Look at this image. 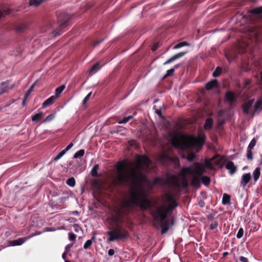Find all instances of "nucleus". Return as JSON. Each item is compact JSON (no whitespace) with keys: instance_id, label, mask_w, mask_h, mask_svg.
I'll return each mask as SVG.
<instances>
[{"instance_id":"49","label":"nucleus","mask_w":262,"mask_h":262,"mask_svg":"<svg viewBox=\"0 0 262 262\" xmlns=\"http://www.w3.org/2000/svg\"><path fill=\"white\" fill-rule=\"evenodd\" d=\"M91 94H92V92H90L84 98V99L83 100V105L85 104L87 102V101L90 99Z\"/></svg>"},{"instance_id":"35","label":"nucleus","mask_w":262,"mask_h":262,"mask_svg":"<svg viewBox=\"0 0 262 262\" xmlns=\"http://www.w3.org/2000/svg\"><path fill=\"white\" fill-rule=\"evenodd\" d=\"M201 180L202 183L205 185H208L210 183V179L208 176H202Z\"/></svg>"},{"instance_id":"43","label":"nucleus","mask_w":262,"mask_h":262,"mask_svg":"<svg viewBox=\"0 0 262 262\" xmlns=\"http://www.w3.org/2000/svg\"><path fill=\"white\" fill-rule=\"evenodd\" d=\"M34 88V84L31 86V87L29 89L27 92L26 93L25 96V99H27L29 96L30 95L31 92L33 91Z\"/></svg>"},{"instance_id":"14","label":"nucleus","mask_w":262,"mask_h":262,"mask_svg":"<svg viewBox=\"0 0 262 262\" xmlns=\"http://www.w3.org/2000/svg\"><path fill=\"white\" fill-rule=\"evenodd\" d=\"M251 179V176L250 173H247L244 174L242 177L241 180V185L243 187L245 188L246 186L247 185V184L250 182V181Z\"/></svg>"},{"instance_id":"10","label":"nucleus","mask_w":262,"mask_h":262,"mask_svg":"<svg viewBox=\"0 0 262 262\" xmlns=\"http://www.w3.org/2000/svg\"><path fill=\"white\" fill-rule=\"evenodd\" d=\"M10 80H7L0 83V95L7 92L9 90L13 88L14 84L10 85Z\"/></svg>"},{"instance_id":"18","label":"nucleus","mask_w":262,"mask_h":262,"mask_svg":"<svg viewBox=\"0 0 262 262\" xmlns=\"http://www.w3.org/2000/svg\"><path fill=\"white\" fill-rule=\"evenodd\" d=\"M137 159L142 163V165H145L146 166H148L150 164V160L146 156H138Z\"/></svg>"},{"instance_id":"25","label":"nucleus","mask_w":262,"mask_h":262,"mask_svg":"<svg viewBox=\"0 0 262 262\" xmlns=\"http://www.w3.org/2000/svg\"><path fill=\"white\" fill-rule=\"evenodd\" d=\"M230 202V196L227 194L224 193L222 198V204L223 205H229Z\"/></svg>"},{"instance_id":"4","label":"nucleus","mask_w":262,"mask_h":262,"mask_svg":"<svg viewBox=\"0 0 262 262\" xmlns=\"http://www.w3.org/2000/svg\"><path fill=\"white\" fill-rule=\"evenodd\" d=\"M109 237L108 242H113L119 239L127 238L129 236V233L126 229L117 224L115 227L107 233Z\"/></svg>"},{"instance_id":"11","label":"nucleus","mask_w":262,"mask_h":262,"mask_svg":"<svg viewBox=\"0 0 262 262\" xmlns=\"http://www.w3.org/2000/svg\"><path fill=\"white\" fill-rule=\"evenodd\" d=\"M237 97L238 96H236L235 94L231 91H227L225 95L226 100L230 104H232L235 102L237 100Z\"/></svg>"},{"instance_id":"53","label":"nucleus","mask_w":262,"mask_h":262,"mask_svg":"<svg viewBox=\"0 0 262 262\" xmlns=\"http://www.w3.org/2000/svg\"><path fill=\"white\" fill-rule=\"evenodd\" d=\"M159 47V45L158 43H155L152 45V46L151 47V50L152 51H155L157 50V49Z\"/></svg>"},{"instance_id":"51","label":"nucleus","mask_w":262,"mask_h":262,"mask_svg":"<svg viewBox=\"0 0 262 262\" xmlns=\"http://www.w3.org/2000/svg\"><path fill=\"white\" fill-rule=\"evenodd\" d=\"M205 165L206 166L208 167V168H211L212 167V162L211 161H208V160H206L205 161Z\"/></svg>"},{"instance_id":"31","label":"nucleus","mask_w":262,"mask_h":262,"mask_svg":"<svg viewBox=\"0 0 262 262\" xmlns=\"http://www.w3.org/2000/svg\"><path fill=\"white\" fill-rule=\"evenodd\" d=\"M190 44L186 41H182L176 45L173 49H178L184 46H190Z\"/></svg>"},{"instance_id":"23","label":"nucleus","mask_w":262,"mask_h":262,"mask_svg":"<svg viewBox=\"0 0 262 262\" xmlns=\"http://www.w3.org/2000/svg\"><path fill=\"white\" fill-rule=\"evenodd\" d=\"M260 175V169L259 167H257L255 169L253 172V177L255 182L257 181L259 178Z\"/></svg>"},{"instance_id":"30","label":"nucleus","mask_w":262,"mask_h":262,"mask_svg":"<svg viewBox=\"0 0 262 262\" xmlns=\"http://www.w3.org/2000/svg\"><path fill=\"white\" fill-rule=\"evenodd\" d=\"M163 179L161 177H156L154 179L153 181L151 182V186L152 187L156 184L163 183Z\"/></svg>"},{"instance_id":"8","label":"nucleus","mask_w":262,"mask_h":262,"mask_svg":"<svg viewBox=\"0 0 262 262\" xmlns=\"http://www.w3.org/2000/svg\"><path fill=\"white\" fill-rule=\"evenodd\" d=\"M254 99H249L247 101L243 103L242 104L241 107L244 114L246 115L251 114V111H250V109L252 107V106L254 103Z\"/></svg>"},{"instance_id":"1","label":"nucleus","mask_w":262,"mask_h":262,"mask_svg":"<svg viewBox=\"0 0 262 262\" xmlns=\"http://www.w3.org/2000/svg\"><path fill=\"white\" fill-rule=\"evenodd\" d=\"M142 165L137 159L135 168L132 169L131 174L128 176L124 172L126 164L124 162L119 163L117 166L118 173L114 182L117 186L123 185L130 182L133 186L138 187V188L132 189L129 191L126 204L139 206L142 210H147L152 207V203L147 198L148 194L145 190L141 188L143 182L148 180L146 176L141 171Z\"/></svg>"},{"instance_id":"44","label":"nucleus","mask_w":262,"mask_h":262,"mask_svg":"<svg viewBox=\"0 0 262 262\" xmlns=\"http://www.w3.org/2000/svg\"><path fill=\"white\" fill-rule=\"evenodd\" d=\"M244 229L243 228H240L236 234V237L237 238H242L244 235Z\"/></svg>"},{"instance_id":"57","label":"nucleus","mask_w":262,"mask_h":262,"mask_svg":"<svg viewBox=\"0 0 262 262\" xmlns=\"http://www.w3.org/2000/svg\"><path fill=\"white\" fill-rule=\"evenodd\" d=\"M62 157L59 153L54 158V161H57Z\"/></svg>"},{"instance_id":"33","label":"nucleus","mask_w":262,"mask_h":262,"mask_svg":"<svg viewBox=\"0 0 262 262\" xmlns=\"http://www.w3.org/2000/svg\"><path fill=\"white\" fill-rule=\"evenodd\" d=\"M133 118V116H128L126 117L123 118L122 119H120L118 120V122L119 124H123L126 123Z\"/></svg>"},{"instance_id":"60","label":"nucleus","mask_w":262,"mask_h":262,"mask_svg":"<svg viewBox=\"0 0 262 262\" xmlns=\"http://www.w3.org/2000/svg\"><path fill=\"white\" fill-rule=\"evenodd\" d=\"M73 144L71 143L67 146V147L64 149V150L67 152L68 150H69L70 149H71L73 147Z\"/></svg>"},{"instance_id":"22","label":"nucleus","mask_w":262,"mask_h":262,"mask_svg":"<svg viewBox=\"0 0 262 262\" xmlns=\"http://www.w3.org/2000/svg\"><path fill=\"white\" fill-rule=\"evenodd\" d=\"M28 28V25L26 24H21L18 25L16 28V30L18 32H23Z\"/></svg>"},{"instance_id":"6","label":"nucleus","mask_w":262,"mask_h":262,"mask_svg":"<svg viewBox=\"0 0 262 262\" xmlns=\"http://www.w3.org/2000/svg\"><path fill=\"white\" fill-rule=\"evenodd\" d=\"M205 169L203 166L199 163L194 164V170L190 167H186L182 169V171L185 174H195L198 176H201L204 172Z\"/></svg>"},{"instance_id":"48","label":"nucleus","mask_w":262,"mask_h":262,"mask_svg":"<svg viewBox=\"0 0 262 262\" xmlns=\"http://www.w3.org/2000/svg\"><path fill=\"white\" fill-rule=\"evenodd\" d=\"M76 238V235L73 233H69V239L70 241H74L75 240Z\"/></svg>"},{"instance_id":"29","label":"nucleus","mask_w":262,"mask_h":262,"mask_svg":"<svg viewBox=\"0 0 262 262\" xmlns=\"http://www.w3.org/2000/svg\"><path fill=\"white\" fill-rule=\"evenodd\" d=\"M95 239V236L94 235L90 239H89L86 241V242L84 243L83 245V248L84 249H88L89 248L92 244V241H94Z\"/></svg>"},{"instance_id":"64","label":"nucleus","mask_w":262,"mask_h":262,"mask_svg":"<svg viewBox=\"0 0 262 262\" xmlns=\"http://www.w3.org/2000/svg\"><path fill=\"white\" fill-rule=\"evenodd\" d=\"M66 153V151L63 149L61 151L59 152V154L62 155V156Z\"/></svg>"},{"instance_id":"39","label":"nucleus","mask_w":262,"mask_h":262,"mask_svg":"<svg viewBox=\"0 0 262 262\" xmlns=\"http://www.w3.org/2000/svg\"><path fill=\"white\" fill-rule=\"evenodd\" d=\"M84 154V149H80L77 151L74 156V158H79L80 157H82L83 156Z\"/></svg>"},{"instance_id":"40","label":"nucleus","mask_w":262,"mask_h":262,"mask_svg":"<svg viewBox=\"0 0 262 262\" xmlns=\"http://www.w3.org/2000/svg\"><path fill=\"white\" fill-rule=\"evenodd\" d=\"M256 143V140H255V139H252L247 147V149H249V150H252V148L255 146Z\"/></svg>"},{"instance_id":"47","label":"nucleus","mask_w":262,"mask_h":262,"mask_svg":"<svg viewBox=\"0 0 262 262\" xmlns=\"http://www.w3.org/2000/svg\"><path fill=\"white\" fill-rule=\"evenodd\" d=\"M247 158L248 160H252L253 159V154L252 150L247 149Z\"/></svg>"},{"instance_id":"38","label":"nucleus","mask_w":262,"mask_h":262,"mask_svg":"<svg viewBox=\"0 0 262 262\" xmlns=\"http://www.w3.org/2000/svg\"><path fill=\"white\" fill-rule=\"evenodd\" d=\"M174 69H170L167 71L166 73L163 76L162 79H165L169 76L172 75L174 73Z\"/></svg>"},{"instance_id":"17","label":"nucleus","mask_w":262,"mask_h":262,"mask_svg":"<svg viewBox=\"0 0 262 262\" xmlns=\"http://www.w3.org/2000/svg\"><path fill=\"white\" fill-rule=\"evenodd\" d=\"M218 87V82L216 79L212 80L210 81L207 82L205 85V89L207 90H211L213 88H216Z\"/></svg>"},{"instance_id":"26","label":"nucleus","mask_w":262,"mask_h":262,"mask_svg":"<svg viewBox=\"0 0 262 262\" xmlns=\"http://www.w3.org/2000/svg\"><path fill=\"white\" fill-rule=\"evenodd\" d=\"M66 86L64 85H61L60 86L58 87L55 90V95L54 96L56 97V99L58 98L62 91L64 90Z\"/></svg>"},{"instance_id":"3","label":"nucleus","mask_w":262,"mask_h":262,"mask_svg":"<svg viewBox=\"0 0 262 262\" xmlns=\"http://www.w3.org/2000/svg\"><path fill=\"white\" fill-rule=\"evenodd\" d=\"M205 140L206 137L204 135H199L198 137L174 136L172 138V144L174 147L183 150L192 148L199 151L202 148Z\"/></svg>"},{"instance_id":"63","label":"nucleus","mask_w":262,"mask_h":262,"mask_svg":"<svg viewBox=\"0 0 262 262\" xmlns=\"http://www.w3.org/2000/svg\"><path fill=\"white\" fill-rule=\"evenodd\" d=\"M74 227L76 231H78V229H80V227L76 224L74 226Z\"/></svg>"},{"instance_id":"62","label":"nucleus","mask_w":262,"mask_h":262,"mask_svg":"<svg viewBox=\"0 0 262 262\" xmlns=\"http://www.w3.org/2000/svg\"><path fill=\"white\" fill-rule=\"evenodd\" d=\"M68 254L67 252L64 251V253L62 254V257L63 259L66 260L67 258V255Z\"/></svg>"},{"instance_id":"21","label":"nucleus","mask_w":262,"mask_h":262,"mask_svg":"<svg viewBox=\"0 0 262 262\" xmlns=\"http://www.w3.org/2000/svg\"><path fill=\"white\" fill-rule=\"evenodd\" d=\"M213 120L211 118H208L205 120L204 124V128L206 130L210 129L212 128L213 125Z\"/></svg>"},{"instance_id":"2","label":"nucleus","mask_w":262,"mask_h":262,"mask_svg":"<svg viewBox=\"0 0 262 262\" xmlns=\"http://www.w3.org/2000/svg\"><path fill=\"white\" fill-rule=\"evenodd\" d=\"M178 205L174 196L170 193H166L163 199V204L150 213L156 228L161 227L162 234L167 233L173 226L175 219L171 217L173 210Z\"/></svg>"},{"instance_id":"15","label":"nucleus","mask_w":262,"mask_h":262,"mask_svg":"<svg viewBox=\"0 0 262 262\" xmlns=\"http://www.w3.org/2000/svg\"><path fill=\"white\" fill-rule=\"evenodd\" d=\"M187 52H181L179 53H177L171 57L170 58L168 59L164 63V65L169 64L170 63L173 62V61L183 57L186 54Z\"/></svg>"},{"instance_id":"7","label":"nucleus","mask_w":262,"mask_h":262,"mask_svg":"<svg viewBox=\"0 0 262 262\" xmlns=\"http://www.w3.org/2000/svg\"><path fill=\"white\" fill-rule=\"evenodd\" d=\"M70 16L66 13H61L57 17V21L60 29L67 27L70 20Z\"/></svg>"},{"instance_id":"20","label":"nucleus","mask_w":262,"mask_h":262,"mask_svg":"<svg viewBox=\"0 0 262 262\" xmlns=\"http://www.w3.org/2000/svg\"><path fill=\"white\" fill-rule=\"evenodd\" d=\"M56 99V97L52 96L47 100H46L42 103V107H45L49 105H51L53 104Z\"/></svg>"},{"instance_id":"59","label":"nucleus","mask_w":262,"mask_h":262,"mask_svg":"<svg viewBox=\"0 0 262 262\" xmlns=\"http://www.w3.org/2000/svg\"><path fill=\"white\" fill-rule=\"evenodd\" d=\"M73 144L71 143L67 146V147L64 149V150L67 152L68 150H69L70 149H71L73 147Z\"/></svg>"},{"instance_id":"19","label":"nucleus","mask_w":262,"mask_h":262,"mask_svg":"<svg viewBox=\"0 0 262 262\" xmlns=\"http://www.w3.org/2000/svg\"><path fill=\"white\" fill-rule=\"evenodd\" d=\"M226 168L229 170V173L231 174H234L237 170L236 167L232 161H229L226 164Z\"/></svg>"},{"instance_id":"46","label":"nucleus","mask_w":262,"mask_h":262,"mask_svg":"<svg viewBox=\"0 0 262 262\" xmlns=\"http://www.w3.org/2000/svg\"><path fill=\"white\" fill-rule=\"evenodd\" d=\"M195 158V155L194 153H190L187 156V160L189 161H193Z\"/></svg>"},{"instance_id":"45","label":"nucleus","mask_w":262,"mask_h":262,"mask_svg":"<svg viewBox=\"0 0 262 262\" xmlns=\"http://www.w3.org/2000/svg\"><path fill=\"white\" fill-rule=\"evenodd\" d=\"M218 226V222L217 221H213L210 224V227L211 230L215 229Z\"/></svg>"},{"instance_id":"52","label":"nucleus","mask_w":262,"mask_h":262,"mask_svg":"<svg viewBox=\"0 0 262 262\" xmlns=\"http://www.w3.org/2000/svg\"><path fill=\"white\" fill-rule=\"evenodd\" d=\"M239 259L242 262H249L247 258L242 256H240Z\"/></svg>"},{"instance_id":"5","label":"nucleus","mask_w":262,"mask_h":262,"mask_svg":"<svg viewBox=\"0 0 262 262\" xmlns=\"http://www.w3.org/2000/svg\"><path fill=\"white\" fill-rule=\"evenodd\" d=\"M248 31L251 39H255L256 40L262 39V26L254 25L250 27Z\"/></svg>"},{"instance_id":"55","label":"nucleus","mask_w":262,"mask_h":262,"mask_svg":"<svg viewBox=\"0 0 262 262\" xmlns=\"http://www.w3.org/2000/svg\"><path fill=\"white\" fill-rule=\"evenodd\" d=\"M155 113L160 117L164 118L162 115V112L160 110H156Z\"/></svg>"},{"instance_id":"24","label":"nucleus","mask_w":262,"mask_h":262,"mask_svg":"<svg viewBox=\"0 0 262 262\" xmlns=\"http://www.w3.org/2000/svg\"><path fill=\"white\" fill-rule=\"evenodd\" d=\"M100 64L98 62L94 64L91 69L89 71V73L91 75H93L99 69H100Z\"/></svg>"},{"instance_id":"32","label":"nucleus","mask_w":262,"mask_h":262,"mask_svg":"<svg viewBox=\"0 0 262 262\" xmlns=\"http://www.w3.org/2000/svg\"><path fill=\"white\" fill-rule=\"evenodd\" d=\"M43 116V113L39 112L37 114H35L32 116V120L33 121H39Z\"/></svg>"},{"instance_id":"16","label":"nucleus","mask_w":262,"mask_h":262,"mask_svg":"<svg viewBox=\"0 0 262 262\" xmlns=\"http://www.w3.org/2000/svg\"><path fill=\"white\" fill-rule=\"evenodd\" d=\"M27 239V237H21L15 240L10 241L9 245L11 246H20L25 243Z\"/></svg>"},{"instance_id":"56","label":"nucleus","mask_w":262,"mask_h":262,"mask_svg":"<svg viewBox=\"0 0 262 262\" xmlns=\"http://www.w3.org/2000/svg\"><path fill=\"white\" fill-rule=\"evenodd\" d=\"M114 254H115V251L113 249H110L108 251V254L109 256H113L114 255Z\"/></svg>"},{"instance_id":"27","label":"nucleus","mask_w":262,"mask_h":262,"mask_svg":"<svg viewBox=\"0 0 262 262\" xmlns=\"http://www.w3.org/2000/svg\"><path fill=\"white\" fill-rule=\"evenodd\" d=\"M99 166L98 164H95L92 168L91 174L93 177H98V170L99 169Z\"/></svg>"},{"instance_id":"50","label":"nucleus","mask_w":262,"mask_h":262,"mask_svg":"<svg viewBox=\"0 0 262 262\" xmlns=\"http://www.w3.org/2000/svg\"><path fill=\"white\" fill-rule=\"evenodd\" d=\"M104 38H102L101 39H99L98 40H96V41H94L93 43V47H96V46H97L98 45H99V43L102 42L104 40Z\"/></svg>"},{"instance_id":"34","label":"nucleus","mask_w":262,"mask_h":262,"mask_svg":"<svg viewBox=\"0 0 262 262\" xmlns=\"http://www.w3.org/2000/svg\"><path fill=\"white\" fill-rule=\"evenodd\" d=\"M222 68H221L220 67H217L215 69L214 71L213 72L212 76L214 77H217L219 76L222 73Z\"/></svg>"},{"instance_id":"61","label":"nucleus","mask_w":262,"mask_h":262,"mask_svg":"<svg viewBox=\"0 0 262 262\" xmlns=\"http://www.w3.org/2000/svg\"><path fill=\"white\" fill-rule=\"evenodd\" d=\"M61 32L60 31L55 30L54 34L55 36H59L61 34Z\"/></svg>"},{"instance_id":"37","label":"nucleus","mask_w":262,"mask_h":262,"mask_svg":"<svg viewBox=\"0 0 262 262\" xmlns=\"http://www.w3.org/2000/svg\"><path fill=\"white\" fill-rule=\"evenodd\" d=\"M161 160L162 162L165 161H172V158L167 154H163L160 157Z\"/></svg>"},{"instance_id":"28","label":"nucleus","mask_w":262,"mask_h":262,"mask_svg":"<svg viewBox=\"0 0 262 262\" xmlns=\"http://www.w3.org/2000/svg\"><path fill=\"white\" fill-rule=\"evenodd\" d=\"M45 0H30L29 4L31 6L37 7L42 4Z\"/></svg>"},{"instance_id":"54","label":"nucleus","mask_w":262,"mask_h":262,"mask_svg":"<svg viewBox=\"0 0 262 262\" xmlns=\"http://www.w3.org/2000/svg\"><path fill=\"white\" fill-rule=\"evenodd\" d=\"M73 246V244H69L67 245L65 248V251L67 252L68 253L70 249L71 248V247Z\"/></svg>"},{"instance_id":"9","label":"nucleus","mask_w":262,"mask_h":262,"mask_svg":"<svg viewBox=\"0 0 262 262\" xmlns=\"http://www.w3.org/2000/svg\"><path fill=\"white\" fill-rule=\"evenodd\" d=\"M262 110V97L259 98L254 105L253 110L251 111V117H253L255 115L260 113Z\"/></svg>"},{"instance_id":"36","label":"nucleus","mask_w":262,"mask_h":262,"mask_svg":"<svg viewBox=\"0 0 262 262\" xmlns=\"http://www.w3.org/2000/svg\"><path fill=\"white\" fill-rule=\"evenodd\" d=\"M67 185L71 187H74L75 185V180L74 178L71 177L69 178L66 182Z\"/></svg>"},{"instance_id":"42","label":"nucleus","mask_w":262,"mask_h":262,"mask_svg":"<svg viewBox=\"0 0 262 262\" xmlns=\"http://www.w3.org/2000/svg\"><path fill=\"white\" fill-rule=\"evenodd\" d=\"M55 118V114H52L48 115L43 120L44 122H48L52 121Z\"/></svg>"},{"instance_id":"41","label":"nucleus","mask_w":262,"mask_h":262,"mask_svg":"<svg viewBox=\"0 0 262 262\" xmlns=\"http://www.w3.org/2000/svg\"><path fill=\"white\" fill-rule=\"evenodd\" d=\"M200 184V179L196 176H194L192 179V184L193 185H198Z\"/></svg>"},{"instance_id":"58","label":"nucleus","mask_w":262,"mask_h":262,"mask_svg":"<svg viewBox=\"0 0 262 262\" xmlns=\"http://www.w3.org/2000/svg\"><path fill=\"white\" fill-rule=\"evenodd\" d=\"M73 144L71 143L67 146V147L64 149V150L67 152L68 150H69L70 149H71L73 147Z\"/></svg>"},{"instance_id":"13","label":"nucleus","mask_w":262,"mask_h":262,"mask_svg":"<svg viewBox=\"0 0 262 262\" xmlns=\"http://www.w3.org/2000/svg\"><path fill=\"white\" fill-rule=\"evenodd\" d=\"M211 161L213 164L215 165L222 166L225 162V160L223 157H220L219 155H215L211 159Z\"/></svg>"},{"instance_id":"12","label":"nucleus","mask_w":262,"mask_h":262,"mask_svg":"<svg viewBox=\"0 0 262 262\" xmlns=\"http://www.w3.org/2000/svg\"><path fill=\"white\" fill-rule=\"evenodd\" d=\"M249 12L253 16L262 18V6L254 8L249 10Z\"/></svg>"}]
</instances>
